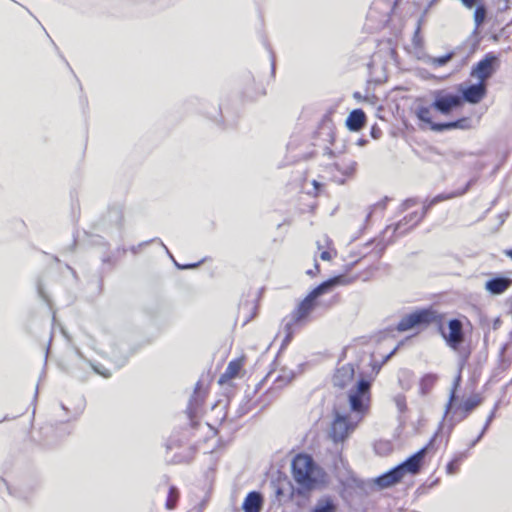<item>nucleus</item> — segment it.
<instances>
[{"mask_svg":"<svg viewBox=\"0 0 512 512\" xmlns=\"http://www.w3.org/2000/svg\"><path fill=\"white\" fill-rule=\"evenodd\" d=\"M291 475L297 484V488L291 492V497L301 496L308 499L311 492L323 484L325 473L312 456L298 453L291 462Z\"/></svg>","mask_w":512,"mask_h":512,"instance_id":"f257e3e1","label":"nucleus"},{"mask_svg":"<svg viewBox=\"0 0 512 512\" xmlns=\"http://www.w3.org/2000/svg\"><path fill=\"white\" fill-rule=\"evenodd\" d=\"M344 276H335L315 287L303 300H301L288 317L285 318L284 344L290 343L294 336L295 328L305 324L311 313L317 306V298L331 290L334 286L344 284Z\"/></svg>","mask_w":512,"mask_h":512,"instance_id":"f03ea898","label":"nucleus"},{"mask_svg":"<svg viewBox=\"0 0 512 512\" xmlns=\"http://www.w3.org/2000/svg\"><path fill=\"white\" fill-rule=\"evenodd\" d=\"M443 315L433 308H422L404 315L397 323L398 332H406L412 329L425 328L431 324L442 325Z\"/></svg>","mask_w":512,"mask_h":512,"instance_id":"7ed1b4c3","label":"nucleus"},{"mask_svg":"<svg viewBox=\"0 0 512 512\" xmlns=\"http://www.w3.org/2000/svg\"><path fill=\"white\" fill-rule=\"evenodd\" d=\"M361 418L354 420L350 415L337 413L328 428L327 436L334 445L343 446L357 429Z\"/></svg>","mask_w":512,"mask_h":512,"instance_id":"20e7f679","label":"nucleus"},{"mask_svg":"<svg viewBox=\"0 0 512 512\" xmlns=\"http://www.w3.org/2000/svg\"><path fill=\"white\" fill-rule=\"evenodd\" d=\"M348 399L351 410L362 420L371 406V383L364 379L358 381L357 385L350 390Z\"/></svg>","mask_w":512,"mask_h":512,"instance_id":"39448f33","label":"nucleus"},{"mask_svg":"<svg viewBox=\"0 0 512 512\" xmlns=\"http://www.w3.org/2000/svg\"><path fill=\"white\" fill-rule=\"evenodd\" d=\"M498 67V56L489 52L472 67L470 75L476 78L478 82L487 83Z\"/></svg>","mask_w":512,"mask_h":512,"instance_id":"423d86ee","label":"nucleus"},{"mask_svg":"<svg viewBox=\"0 0 512 512\" xmlns=\"http://www.w3.org/2000/svg\"><path fill=\"white\" fill-rule=\"evenodd\" d=\"M439 329L446 344L451 349L458 350L465 340L463 323L461 320L456 318L450 319L447 323V331L443 330L441 327Z\"/></svg>","mask_w":512,"mask_h":512,"instance_id":"0eeeda50","label":"nucleus"},{"mask_svg":"<svg viewBox=\"0 0 512 512\" xmlns=\"http://www.w3.org/2000/svg\"><path fill=\"white\" fill-rule=\"evenodd\" d=\"M487 86V83H481L478 81L477 83L474 84L460 85L458 91L461 94L459 96L462 98V105L464 104V102L473 105L482 102L488 93Z\"/></svg>","mask_w":512,"mask_h":512,"instance_id":"6e6552de","label":"nucleus"},{"mask_svg":"<svg viewBox=\"0 0 512 512\" xmlns=\"http://www.w3.org/2000/svg\"><path fill=\"white\" fill-rule=\"evenodd\" d=\"M482 401L483 398L480 394H473L461 403L455 404V402H453L451 408H449V414L457 421H463L482 403Z\"/></svg>","mask_w":512,"mask_h":512,"instance_id":"1a4fd4ad","label":"nucleus"},{"mask_svg":"<svg viewBox=\"0 0 512 512\" xmlns=\"http://www.w3.org/2000/svg\"><path fill=\"white\" fill-rule=\"evenodd\" d=\"M462 106V98L459 95L445 93L444 91L436 92L432 103V107L444 115Z\"/></svg>","mask_w":512,"mask_h":512,"instance_id":"9d476101","label":"nucleus"},{"mask_svg":"<svg viewBox=\"0 0 512 512\" xmlns=\"http://www.w3.org/2000/svg\"><path fill=\"white\" fill-rule=\"evenodd\" d=\"M426 215L427 213L423 208L420 212H411L405 215L393 226H388V229L393 228V235L395 237L403 236L410 232L414 227H416L425 218Z\"/></svg>","mask_w":512,"mask_h":512,"instance_id":"9b49d317","label":"nucleus"},{"mask_svg":"<svg viewBox=\"0 0 512 512\" xmlns=\"http://www.w3.org/2000/svg\"><path fill=\"white\" fill-rule=\"evenodd\" d=\"M246 364V357L244 355L232 359L224 373H222L218 379L219 385L230 384L234 379L240 378L244 375V367Z\"/></svg>","mask_w":512,"mask_h":512,"instance_id":"f8f14e48","label":"nucleus"},{"mask_svg":"<svg viewBox=\"0 0 512 512\" xmlns=\"http://www.w3.org/2000/svg\"><path fill=\"white\" fill-rule=\"evenodd\" d=\"M427 450L428 447H423L415 454L410 456L406 461L397 466V469H399L402 477H404L406 473L415 475L420 472Z\"/></svg>","mask_w":512,"mask_h":512,"instance_id":"ddd939ff","label":"nucleus"},{"mask_svg":"<svg viewBox=\"0 0 512 512\" xmlns=\"http://www.w3.org/2000/svg\"><path fill=\"white\" fill-rule=\"evenodd\" d=\"M316 247L319 251V258L322 261H332L337 257V249L333 240L327 235H322L316 241Z\"/></svg>","mask_w":512,"mask_h":512,"instance_id":"4468645a","label":"nucleus"},{"mask_svg":"<svg viewBox=\"0 0 512 512\" xmlns=\"http://www.w3.org/2000/svg\"><path fill=\"white\" fill-rule=\"evenodd\" d=\"M355 370L352 364H345L337 368L333 374L332 382L335 387L345 388L354 379Z\"/></svg>","mask_w":512,"mask_h":512,"instance_id":"2eb2a0df","label":"nucleus"},{"mask_svg":"<svg viewBox=\"0 0 512 512\" xmlns=\"http://www.w3.org/2000/svg\"><path fill=\"white\" fill-rule=\"evenodd\" d=\"M402 479L403 477L399 472V469L395 467L383 475L377 477L374 482L380 489H384L399 483Z\"/></svg>","mask_w":512,"mask_h":512,"instance_id":"dca6fc26","label":"nucleus"},{"mask_svg":"<svg viewBox=\"0 0 512 512\" xmlns=\"http://www.w3.org/2000/svg\"><path fill=\"white\" fill-rule=\"evenodd\" d=\"M263 506V497L259 492H249L242 504L244 512H260Z\"/></svg>","mask_w":512,"mask_h":512,"instance_id":"f3484780","label":"nucleus"},{"mask_svg":"<svg viewBox=\"0 0 512 512\" xmlns=\"http://www.w3.org/2000/svg\"><path fill=\"white\" fill-rule=\"evenodd\" d=\"M366 114L362 109H355L348 115L346 126L350 131H359L366 124Z\"/></svg>","mask_w":512,"mask_h":512,"instance_id":"a211bd4d","label":"nucleus"},{"mask_svg":"<svg viewBox=\"0 0 512 512\" xmlns=\"http://www.w3.org/2000/svg\"><path fill=\"white\" fill-rule=\"evenodd\" d=\"M512 285V280L506 277H496L486 282L485 288L491 294L504 293Z\"/></svg>","mask_w":512,"mask_h":512,"instance_id":"6ab92c4d","label":"nucleus"},{"mask_svg":"<svg viewBox=\"0 0 512 512\" xmlns=\"http://www.w3.org/2000/svg\"><path fill=\"white\" fill-rule=\"evenodd\" d=\"M437 380L438 376L436 374L427 373L423 375L419 381V393L422 396L428 395L434 388Z\"/></svg>","mask_w":512,"mask_h":512,"instance_id":"aec40b11","label":"nucleus"},{"mask_svg":"<svg viewBox=\"0 0 512 512\" xmlns=\"http://www.w3.org/2000/svg\"><path fill=\"white\" fill-rule=\"evenodd\" d=\"M337 505L331 497L321 498L312 512H336Z\"/></svg>","mask_w":512,"mask_h":512,"instance_id":"412c9836","label":"nucleus"},{"mask_svg":"<svg viewBox=\"0 0 512 512\" xmlns=\"http://www.w3.org/2000/svg\"><path fill=\"white\" fill-rule=\"evenodd\" d=\"M179 498H180V492H179L178 488L174 485H171L169 487L167 499L165 502L166 509H168V510L175 509L177 506V503L179 501Z\"/></svg>","mask_w":512,"mask_h":512,"instance_id":"4be33fe9","label":"nucleus"},{"mask_svg":"<svg viewBox=\"0 0 512 512\" xmlns=\"http://www.w3.org/2000/svg\"><path fill=\"white\" fill-rule=\"evenodd\" d=\"M465 458L464 454H459L455 456L451 461H449L446 465V473L448 475H454L459 472L460 466Z\"/></svg>","mask_w":512,"mask_h":512,"instance_id":"5701e85b","label":"nucleus"},{"mask_svg":"<svg viewBox=\"0 0 512 512\" xmlns=\"http://www.w3.org/2000/svg\"><path fill=\"white\" fill-rule=\"evenodd\" d=\"M462 380L461 372L458 373L457 377L454 380L453 387L450 391L449 399L445 407V415H449V408H451L452 403L456 401V393L457 389L460 386Z\"/></svg>","mask_w":512,"mask_h":512,"instance_id":"b1692460","label":"nucleus"},{"mask_svg":"<svg viewBox=\"0 0 512 512\" xmlns=\"http://www.w3.org/2000/svg\"><path fill=\"white\" fill-rule=\"evenodd\" d=\"M469 127V120L467 118H461L453 122H448L440 125V129H465Z\"/></svg>","mask_w":512,"mask_h":512,"instance_id":"393cba45","label":"nucleus"},{"mask_svg":"<svg viewBox=\"0 0 512 512\" xmlns=\"http://www.w3.org/2000/svg\"><path fill=\"white\" fill-rule=\"evenodd\" d=\"M454 197V194H439L437 196H435L434 198H432L428 203H426L424 206H423V209L425 210L426 213H428V211L434 206L436 205L437 203H440L442 201H446V200H449L451 198Z\"/></svg>","mask_w":512,"mask_h":512,"instance_id":"a878e982","label":"nucleus"},{"mask_svg":"<svg viewBox=\"0 0 512 512\" xmlns=\"http://www.w3.org/2000/svg\"><path fill=\"white\" fill-rule=\"evenodd\" d=\"M486 18V8L484 5H478L474 11V22L476 27L483 24Z\"/></svg>","mask_w":512,"mask_h":512,"instance_id":"bb28decb","label":"nucleus"},{"mask_svg":"<svg viewBox=\"0 0 512 512\" xmlns=\"http://www.w3.org/2000/svg\"><path fill=\"white\" fill-rule=\"evenodd\" d=\"M417 115L420 120L430 122V109L428 107H420Z\"/></svg>","mask_w":512,"mask_h":512,"instance_id":"cd10ccee","label":"nucleus"},{"mask_svg":"<svg viewBox=\"0 0 512 512\" xmlns=\"http://www.w3.org/2000/svg\"><path fill=\"white\" fill-rule=\"evenodd\" d=\"M355 171V164L354 163H351L349 165H346L343 170H342V174L343 175H346V176H349L351 174H353V172Z\"/></svg>","mask_w":512,"mask_h":512,"instance_id":"c85d7f7f","label":"nucleus"},{"mask_svg":"<svg viewBox=\"0 0 512 512\" xmlns=\"http://www.w3.org/2000/svg\"><path fill=\"white\" fill-rule=\"evenodd\" d=\"M319 273H320V265L317 262H315L313 269L307 270V272H306V274L309 275L310 277H315Z\"/></svg>","mask_w":512,"mask_h":512,"instance_id":"c756f323","label":"nucleus"},{"mask_svg":"<svg viewBox=\"0 0 512 512\" xmlns=\"http://www.w3.org/2000/svg\"><path fill=\"white\" fill-rule=\"evenodd\" d=\"M508 350L512 351V331L509 332L508 341L502 347V353Z\"/></svg>","mask_w":512,"mask_h":512,"instance_id":"7c9ffc66","label":"nucleus"},{"mask_svg":"<svg viewBox=\"0 0 512 512\" xmlns=\"http://www.w3.org/2000/svg\"><path fill=\"white\" fill-rule=\"evenodd\" d=\"M481 0H461L463 5L467 8H472L474 5L478 4Z\"/></svg>","mask_w":512,"mask_h":512,"instance_id":"2f4dec72","label":"nucleus"},{"mask_svg":"<svg viewBox=\"0 0 512 512\" xmlns=\"http://www.w3.org/2000/svg\"><path fill=\"white\" fill-rule=\"evenodd\" d=\"M416 203H417V201L415 199H407L404 202L403 206H404L405 209H407L409 207H412V206L416 205Z\"/></svg>","mask_w":512,"mask_h":512,"instance_id":"473e14b6","label":"nucleus"},{"mask_svg":"<svg viewBox=\"0 0 512 512\" xmlns=\"http://www.w3.org/2000/svg\"><path fill=\"white\" fill-rule=\"evenodd\" d=\"M312 185L314 186L315 188V192H314V196H318L319 192H320V187H321V184L316 181V180H313L312 181Z\"/></svg>","mask_w":512,"mask_h":512,"instance_id":"72a5a7b5","label":"nucleus"},{"mask_svg":"<svg viewBox=\"0 0 512 512\" xmlns=\"http://www.w3.org/2000/svg\"><path fill=\"white\" fill-rule=\"evenodd\" d=\"M396 402H397V405H398L399 407H401V408H402V407L404 408V407L406 406V400H405V397H404V396H400V397H398V398H397V400H396Z\"/></svg>","mask_w":512,"mask_h":512,"instance_id":"f704fd0d","label":"nucleus"},{"mask_svg":"<svg viewBox=\"0 0 512 512\" xmlns=\"http://www.w3.org/2000/svg\"><path fill=\"white\" fill-rule=\"evenodd\" d=\"M341 164H344V160H340V161L335 162V163L331 166V168H335V169H337V170H341Z\"/></svg>","mask_w":512,"mask_h":512,"instance_id":"c9c22d12","label":"nucleus"},{"mask_svg":"<svg viewBox=\"0 0 512 512\" xmlns=\"http://www.w3.org/2000/svg\"><path fill=\"white\" fill-rule=\"evenodd\" d=\"M505 255L512 260V248L505 251Z\"/></svg>","mask_w":512,"mask_h":512,"instance_id":"e433bc0d","label":"nucleus"},{"mask_svg":"<svg viewBox=\"0 0 512 512\" xmlns=\"http://www.w3.org/2000/svg\"><path fill=\"white\" fill-rule=\"evenodd\" d=\"M282 493H283V492H282V490H281L280 488H279V489H277V491H276V495H277V496L282 495Z\"/></svg>","mask_w":512,"mask_h":512,"instance_id":"4c0bfd02","label":"nucleus"},{"mask_svg":"<svg viewBox=\"0 0 512 512\" xmlns=\"http://www.w3.org/2000/svg\"><path fill=\"white\" fill-rule=\"evenodd\" d=\"M196 426H198V424H197V423H194V424H193V426H192V429H195V428H196Z\"/></svg>","mask_w":512,"mask_h":512,"instance_id":"58836bf2","label":"nucleus"}]
</instances>
